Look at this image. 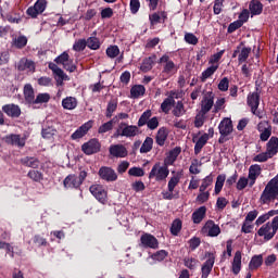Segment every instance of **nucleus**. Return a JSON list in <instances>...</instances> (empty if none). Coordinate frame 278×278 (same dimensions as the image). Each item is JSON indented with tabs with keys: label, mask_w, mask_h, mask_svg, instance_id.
<instances>
[{
	"label": "nucleus",
	"mask_w": 278,
	"mask_h": 278,
	"mask_svg": "<svg viewBox=\"0 0 278 278\" xmlns=\"http://www.w3.org/2000/svg\"><path fill=\"white\" fill-rule=\"evenodd\" d=\"M278 197V175L274 177L268 184L266 185L262 195H261V203L268 204L270 201H275Z\"/></svg>",
	"instance_id": "nucleus-1"
},
{
	"label": "nucleus",
	"mask_w": 278,
	"mask_h": 278,
	"mask_svg": "<svg viewBox=\"0 0 278 278\" xmlns=\"http://www.w3.org/2000/svg\"><path fill=\"white\" fill-rule=\"evenodd\" d=\"M169 173L170 172L168 170V161H165V164L163 166H161L160 163H156L149 174V179L155 178L156 181H164V179L168 177Z\"/></svg>",
	"instance_id": "nucleus-2"
},
{
	"label": "nucleus",
	"mask_w": 278,
	"mask_h": 278,
	"mask_svg": "<svg viewBox=\"0 0 278 278\" xmlns=\"http://www.w3.org/2000/svg\"><path fill=\"white\" fill-rule=\"evenodd\" d=\"M119 129H122L121 136L125 138H136L140 134V128L134 125H127V123H121Z\"/></svg>",
	"instance_id": "nucleus-3"
},
{
	"label": "nucleus",
	"mask_w": 278,
	"mask_h": 278,
	"mask_svg": "<svg viewBox=\"0 0 278 278\" xmlns=\"http://www.w3.org/2000/svg\"><path fill=\"white\" fill-rule=\"evenodd\" d=\"M214 108V93L206 92L201 101V114L205 116Z\"/></svg>",
	"instance_id": "nucleus-4"
},
{
	"label": "nucleus",
	"mask_w": 278,
	"mask_h": 278,
	"mask_svg": "<svg viewBox=\"0 0 278 278\" xmlns=\"http://www.w3.org/2000/svg\"><path fill=\"white\" fill-rule=\"evenodd\" d=\"M47 8V0H37L34 7L28 8L27 14L31 18H36L38 14H42Z\"/></svg>",
	"instance_id": "nucleus-5"
},
{
	"label": "nucleus",
	"mask_w": 278,
	"mask_h": 278,
	"mask_svg": "<svg viewBox=\"0 0 278 278\" xmlns=\"http://www.w3.org/2000/svg\"><path fill=\"white\" fill-rule=\"evenodd\" d=\"M81 149L86 155H92L93 153H99V151H101V143H99V140L97 139H91L87 143H84Z\"/></svg>",
	"instance_id": "nucleus-6"
},
{
	"label": "nucleus",
	"mask_w": 278,
	"mask_h": 278,
	"mask_svg": "<svg viewBox=\"0 0 278 278\" xmlns=\"http://www.w3.org/2000/svg\"><path fill=\"white\" fill-rule=\"evenodd\" d=\"M90 192L100 203H105V200L108 199V191L101 187V185H92L90 187Z\"/></svg>",
	"instance_id": "nucleus-7"
},
{
	"label": "nucleus",
	"mask_w": 278,
	"mask_h": 278,
	"mask_svg": "<svg viewBox=\"0 0 278 278\" xmlns=\"http://www.w3.org/2000/svg\"><path fill=\"white\" fill-rule=\"evenodd\" d=\"M202 231L204 233H207V236H210L211 238H216V236L220 233V227L214 224V222L208 220L202 228Z\"/></svg>",
	"instance_id": "nucleus-8"
},
{
	"label": "nucleus",
	"mask_w": 278,
	"mask_h": 278,
	"mask_svg": "<svg viewBox=\"0 0 278 278\" xmlns=\"http://www.w3.org/2000/svg\"><path fill=\"white\" fill-rule=\"evenodd\" d=\"M218 129H219L220 136H224V137L229 136V134H231V131H233V124L231 122V118H227V117L224 118L220 122Z\"/></svg>",
	"instance_id": "nucleus-9"
},
{
	"label": "nucleus",
	"mask_w": 278,
	"mask_h": 278,
	"mask_svg": "<svg viewBox=\"0 0 278 278\" xmlns=\"http://www.w3.org/2000/svg\"><path fill=\"white\" fill-rule=\"evenodd\" d=\"M99 175L101 179H104L105 181H116V179H118L116 172H114V169L111 167H101Z\"/></svg>",
	"instance_id": "nucleus-10"
},
{
	"label": "nucleus",
	"mask_w": 278,
	"mask_h": 278,
	"mask_svg": "<svg viewBox=\"0 0 278 278\" xmlns=\"http://www.w3.org/2000/svg\"><path fill=\"white\" fill-rule=\"evenodd\" d=\"M7 144L13 147H25V139H21L20 135H9L2 139Z\"/></svg>",
	"instance_id": "nucleus-11"
},
{
	"label": "nucleus",
	"mask_w": 278,
	"mask_h": 278,
	"mask_svg": "<svg viewBox=\"0 0 278 278\" xmlns=\"http://www.w3.org/2000/svg\"><path fill=\"white\" fill-rule=\"evenodd\" d=\"M90 129H92V123H91V122H87L86 124H84L83 126H80V127L72 135V139H73V140H79V138H84V136L87 135L88 131H90Z\"/></svg>",
	"instance_id": "nucleus-12"
},
{
	"label": "nucleus",
	"mask_w": 278,
	"mask_h": 278,
	"mask_svg": "<svg viewBox=\"0 0 278 278\" xmlns=\"http://www.w3.org/2000/svg\"><path fill=\"white\" fill-rule=\"evenodd\" d=\"M248 105L254 114L257 112V108H260V92H252L248 96Z\"/></svg>",
	"instance_id": "nucleus-13"
},
{
	"label": "nucleus",
	"mask_w": 278,
	"mask_h": 278,
	"mask_svg": "<svg viewBox=\"0 0 278 278\" xmlns=\"http://www.w3.org/2000/svg\"><path fill=\"white\" fill-rule=\"evenodd\" d=\"M141 243L143 247H149L150 249H157V239L153 237V235H142L141 236Z\"/></svg>",
	"instance_id": "nucleus-14"
},
{
	"label": "nucleus",
	"mask_w": 278,
	"mask_h": 278,
	"mask_svg": "<svg viewBox=\"0 0 278 278\" xmlns=\"http://www.w3.org/2000/svg\"><path fill=\"white\" fill-rule=\"evenodd\" d=\"M110 153L113 157H127V148L123 144H115L110 148Z\"/></svg>",
	"instance_id": "nucleus-15"
},
{
	"label": "nucleus",
	"mask_w": 278,
	"mask_h": 278,
	"mask_svg": "<svg viewBox=\"0 0 278 278\" xmlns=\"http://www.w3.org/2000/svg\"><path fill=\"white\" fill-rule=\"evenodd\" d=\"M262 175V167L260 165H252L249 169V179H251L250 188L255 185V179Z\"/></svg>",
	"instance_id": "nucleus-16"
},
{
	"label": "nucleus",
	"mask_w": 278,
	"mask_h": 278,
	"mask_svg": "<svg viewBox=\"0 0 278 278\" xmlns=\"http://www.w3.org/2000/svg\"><path fill=\"white\" fill-rule=\"evenodd\" d=\"M266 152L269 154V157H275L278 153V138L271 137L267 142V150Z\"/></svg>",
	"instance_id": "nucleus-17"
},
{
	"label": "nucleus",
	"mask_w": 278,
	"mask_h": 278,
	"mask_svg": "<svg viewBox=\"0 0 278 278\" xmlns=\"http://www.w3.org/2000/svg\"><path fill=\"white\" fill-rule=\"evenodd\" d=\"M3 112L8 114V116H12L18 118L21 116V109L15 104H7L2 108Z\"/></svg>",
	"instance_id": "nucleus-18"
},
{
	"label": "nucleus",
	"mask_w": 278,
	"mask_h": 278,
	"mask_svg": "<svg viewBox=\"0 0 278 278\" xmlns=\"http://www.w3.org/2000/svg\"><path fill=\"white\" fill-rule=\"evenodd\" d=\"M242 268V252L237 251L235 253L233 262H232V273L233 275H238Z\"/></svg>",
	"instance_id": "nucleus-19"
},
{
	"label": "nucleus",
	"mask_w": 278,
	"mask_h": 278,
	"mask_svg": "<svg viewBox=\"0 0 278 278\" xmlns=\"http://www.w3.org/2000/svg\"><path fill=\"white\" fill-rule=\"evenodd\" d=\"M24 99L26 103H33L36 101V96L34 93V87L31 85L26 84L24 86Z\"/></svg>",
	"instance_id": "nucleus-20"
},
{
	"label": "nucleus",
	"mask_w": 278,
	"mask_h": 278,
	"mask_svg": "<svg viewBox=\"0 0 278 278\" xmlns=\"http://www.w3.org/2000/svg\"><path fill=\"white\" fill-rule=\"evenodd\" d=\"M207 212V208L205 206L199 207L195 212L192 214V220L195 225H199L203 218H205V213Z\"/></svg>",
	"instance_id": "nucleus-21"
},
{
	"label": "nucleus",
	"mask_w": 278,
	"mask_h": 278,
	"mask_svg": "<svg viewBox=\"0 0 278 278\" xmlns=\"http://www.w3.org/2000/svg\"><path fill=\"white\" fill-rule=\"evenodd\" d=\"M167 138L168 131H166V128H160L155 136V142L159 144V147H164Z\"/></svg>",
	"instance_id": "nucleus-22"
},
{
	"label": "nucleus",
	"mask_w": 278,
	"mask_h": 278,
	"mask_svg": "<svg viewBox=\"0 0 278 278\" xmlns=\"http://www.w3.org/2000/svg\"><path fill=\"white\" fill-rule=\"evenodd\" d=\"M207 140H210V135L204 134L202 135L195 142V147H194V153L195 155H198V153H201V149H203V147H205V144H207Z\"/></svg>",
	"instance_id": "nucleus-23"
},
{
	"label": "nucleus",
	"mask_w": 278,
	"mask_h": 278,
	"mask_svg": "<svg viewBox=\"0 0 278 278\" xmlns=\"http://www.w3.org/2000/svg\"><path fill=\"white\" fill-rule=\"evenodd\" d=\"M212 268H214V257H210L202 266V278H207Z\"/></svg>",
	"instance_id": "nucleus-24"
},
{
	"label": "nucleus",
	"mask_w": 278,
	"mask_h": 278,
	"mask_svg": "<svg viewBox=\"0 0 278 278\" xmlns=\"http://www.w3.org/2000/svg\"><path fill=\"white\" fill-rule=\"evenodd\" d=\"M62 105L64 110H75L77 108V99L74 97H67L63 99Z\"/></svg>",
	"instance_id": "nucleus-25"
},
{
	"label": "nucleus",
	"mask_w": 278,
	"mask_h": 278,
	"mask_svg": "<svg viewBox=\"0 0 278 278\" xmlns=\"http://www.w3.org/2000/svg\"><path fill=\"white\" fill-rule=\"evenodd\" d=\"M173 105H175V98H173V96H169L161 104V110L165 114H168V112H170V108H173Z\"/></svg>",
	"instance_id": "nucleus-26"
},
{
	"label": "nucleus",
	"mask_w": 278,
	"mask_h": 278,
	"mask_svg": "<svg viewBox=\"0 0 278 278\" xmlns=\"http://www.w3.org/2000/svg\"><path fill=\"white\" fill-rule=\"evenodd\" d=\"M264 10V5H262V2L257 0H252L250 2V12L253 15L260 14Z\"/></svg>",
	"instance_id": "nucleus-27"
},
{
	"label": "nucleus",
	"mask_w": 278,
	"mask_h": 278,
	"mask_svg": "<svg viewBox=\"0 0 278 278\" xmlns=\"http://www.w3.org/2000/svg\"><path fill=\"white\" fill-rule=\"evenodd\" d=\"M263 262H264V258L262 255L253 256L249 264L250 270H255V269L260 268V266H262Z\"/></svg>",
	"instance_id": "nucleus-28"
},
{
	"label": "nucleus",
	"mask_w": 278,
	"mask_h": 278,
	"mask_svg": "<svg viewBox=\"0 0 278 278\" xmlns=\"http://www.w3.org/2000/svg\"><path fill=\"white\" fill-rule=\"evenodd\" d=\"M153 149V138L147 137L140 147V153H149Z\"/></svg>",
	"instance_id": "nucleus-29"
},
{
	"label": "nucleus",
	"mask_w": 278,
	"mask_h": 278,
	"mask_svg": "<svg viewBox=\"0 0 278 278\" xmlns=\"http://www.w3.org/2000/svg\"><path fill=\"white\" fill-rule=\"evenodd\" d=\"M27 68H29V71H34L33 61H29L27 59H22L17 64V70L18 71H27Z\"/></svg>",
	"instance_id": "nucleus-30"
},
{
	"label": "nucleus",
	"mask_w": 278,
	"mask_h": 278,
	"mask_svg": "<svg viewBox=\"0 0 278 278\" xmlns=\"http://www.w3.org/2000/svg\"><path fill=\"white\" fill-rule=\"evenodd\" d=\"M144 91H146L144 86L136 85L131 88L130 94L132 99H138V97H142V94H144Z\"/></svg>",
	"instance_id": "nucleus-31"
},
{
	"label": "nucleus",
	"mask_w": 278,
	"mask_h": 278,
	"mask_svg": "<svg viewBox=\"0 0 278 278\" xmlns=\"http://www.w3.org/2000/svg\"><path fill=\"white\" fill-rule=\"evenodd\" d=\"M270 228H273V232H269L268 235L265 236V240H271V238L275 237L277 233L278 229V216L274 217L271 225H269Z\"/></svg>",
	"instance_id": "nucleus-32"
},
{
	"label": "nucleus",
	"mask_w": 278,
	"mask_h": 278,
	"mask_svg": "<svg viewBox=\"0 0 278 278\" xmlns=\"http://www.w3.org/2000/svg\"><path fill=\"white\" fill-rule=\"evenodd\" d=\"M173 114L174 116H177L179 118V116H184V114H186V109H184V102L178 101L176 103V105L174 106L173 110Z\"/></svg>",
	"instance_id": "nucleus-33"
},
{
	"label": "nucleus",
	"mask_w": 278,
	"mask_h": 278,
	"mask_svg": "<svg viewBox=\"0 0 278 278\" xmlns=\"http://www.w3.org/2000/svg\"><path fill=\"white\" fill-rule=\"evenodd\" d=\"M216 71H218V65H213L211 67H207L202 73L201 81H205V79H208V77H212L213 73H216Z\"/></svg>",
	"instance_id": "nucleus-34"
},
{
	"label": "nucleus",
	"mask_w": 278,
	"mask_h": 278,
	"mask_svg": "<svg viewBox=\"0 0 278 278\" xmlns=\"http://www.w3.org/2000/svg\"><path fill=\"white\" fill-rule=\"evenodd\" d=\"M149 118H151V110L143 112L138 121V127H144V125H148Z\"/></svg>",
	"instance_id": "nucleus-35"
},
{
	"label": "nucleus",
	"mask_w": 278,
	"mask_h": 278,
	"mask_svg": "<svg viewBox=\"0 0 278 278\" xmlns=\"http://www.w3.org/2000/svg\"><path fill=\"white\" fill-rule=\"evenodd\" d=\"M86 42H87V47L89 49H92L93 51H97V49H99V47H101L99 39L96 37H89Z\"/></svg>",
	"instance_id": "nucleus-36"
},
{
	"label": "nucleus",
	"mask_w": 278,
	"mask_h": 278,
	"mask_svg": "<svg viewBox=\"0 0 278 278\" xmlns=\"http://www.w3.org/2000/svg\"><path fill=\"white\" fill-rule=\"evenodd\" d=\"M118 108V103L114 100L110 101L106 108V118H112V114L116 112V109Z\"/></svg>",
	"instance_id": "nucleus-37"
},
{
	"label": "nucleus",
	"mask_w": 278,
	"mask_h": 278,
	"mask_svg": "<svg viewBox=\"0 0 278 278\" xmlns=\"http://www.w3.org/2000/svg\"><path fill=\"white\" fill-rule=\"evenodd\" d=\"M22 164H26L29 168H38V166H40V162L34 157L22 159Z\"/></svg>",
	"instance_id": "nucleus-38"
},
{
	"label": "nucleus",
	"mask_w": 278,
	"mask_h": 278,
	"mask_svg": "<svg viewBox=\"0 0 278 278\" xmlns=\"http://www.w3.org/2000/svg\"><path fill=\"white\" fill-rule=\"evenodd\" d=\"M51 100V96L49 93H39L37 94L35 102L33 103L34 105L38 103H49Z\"/></svg>",
	"instance_id": "nucleus-39"
},
{
	"label": "nucleus",
	"mask_w": 278,
	"mask_h": 278,
	"mask_svg": "<svg viewBox=\"0 0 278 278\" xmlns=\"http://www.w3.org/2000/svg\"><path fill=\"white\" fill-rule=\"evenodd\" d=\"M75 181H77V177L75 175H70L64 179L63 184L65 188H79V186L74 185Z\"/></svg>",
	"instance_id": "nucleus-40"
},
{
	"label": "nucleus",
	"mask_w": 278,
	"mask_h": 278,
	"mask_svg": "<svg viewBox=\"0 0 278 278\" xmlns=\"http://www.w3.org/2000/svg\"><path fill=\"white\" fill-rule=\"evenodd\" d=\"M141 71L143 73H149V71H151V68H153V58H148L146 59L142 64H141Z\"/></svg>",
	"instance_id": "nucleus-41"
},
{
	"label": "nucleus",
	"mask_w": 278,
	"mask_h": 278,
	"mask_svg": "<svg viewBox=\"0 0 278 278\" xmlns=\"http://www.w3.org/2000/svg\"><path fill=\"white\" fill-rule=\"evenodd\" d=\"M223 186H225V176H217V180L215 184V194H220V190H223Z\"/></svg>",
	"instance_id": "nucleus-42"
},
{
	"label": "nucleus",
	"mask_w": 278,
	"mask_h": 278,
	"mask_svg": "<svg viewBox=\"0 0 278 278\" xmlns=\"http://www.w3.org/2000/svg\"><path fill=\"white\" fill-rule=\"evenodd\" d=\"M181 231V222L180 219H175L170 227V232L173 236H177Z\"/></svg>",
	"instance_id": "nucleus-43"
},
{
	"label": "nucleus",
	"mask_w": 278,
	"mask_h": 278,
	"mask_svg": "<svg viewBox=\"0 0 278 278\" xmlns=\"http://www.w3.org/2000/svg\"><path fill=\"white\" fill-rule=\"evenodd\" d=\"M118 53H121L118 46H111L110 48L106 49L108 58H111V59L117 58Z\"/></svg>",
	"instance_id": "nucleus-44"
},
{
	"label": "nucleus",
	"mask_w": 278,
	"mask_h": 278,
	"mask_svg": "<svg viewBox=\"0 0 278 278\" xmlns=\"http://www.w3.org/2000/svg\"><path fill=\"white\" fill-rule=\"evenodd\" d=\"M250 54H251V48H242L239 54L240 64H242V62H247V60H249Z\"/></svg>",
	"instance_id": "nucleus-45"
},
{
	"label": "nucleus",
	"mask_w": 278,
	"mask_h": 278,
	"mask_svg": "<svg viewBox=\"0 0 278 278\" xmlns=\"http://www.w3.org/2000/svg\"><path fill=\"white\" fill-rule=\"evenodd\" d=\"M55 134H58V130H55V128L53 127H48L42 129V138H46V139L53 138Z\"/></svg>",
	"instance_id": "nucleus-46"
},
{
	"label": "nucleus",
	"mask_w": 278,
	"mask_h": 278,
	"mask_svg": "<svg viewBox=\"0 0 278 278\" xmlns=\"http://www.w3.org/2000/svg\"><path fill=\"white\" fill-rule=\"evenodd\" d=\"M168 255L167 251L161 250L154 254H152V260H155L156 262H162L164 260H166Z\"/></svg>",
	"instance_id": "nucleus-47"
},
{
	"label": "nucleus",
	"mask_w": 278,
	"mask_h": 278,
	"mask_svg": "<svg viewBox=\"0 0 278 278\" xmlns=\"http://www.w3.org/2000/svg\"><path fill=\"white\" fill-rule=\"evenodd\" d=\"M88 47L86 39H79L73 46L74 51H84Z\"/></svg>",
	"instance_id": "nucleus-48"
},
{
	"label": "nucleus",
	"mask_w": 278,
	"mask_h": 278,
	"mask_svg": "<svg viewBox=\"0 0 278 278\" xmlns=\"http://www.w3.org/2000/svg\"><path fill=\"white\" fill-rule=\"evenodd\" d=\"M128 175L131 177H144V170L140 167H132L128 170Z\"/></svg>",
	"instance_id": "nucleus-49"
},
{
	"label": "nucleus",
	"mask_w": 278,
	"mask_h": 278,
	"mask_svg": "<svg viewBox=\"0 0 278 278\" xmlns=\"http://www.w3.org/2000/svg\"><path fill=\"white\" fill-rule=\"evenodd\" d=\"M113 129H114V126L112 125V122H106L99 127L98 132L108 134V131H112Z\"/></svg>",
	"instance_id": "nucleus-50"
},
{
	"label": "nucleus",
	"mask_w": 278,
	"mask_h": 278,
	"mask_svg": "<svg viewBox=\"0 0 278 278\" xmlns=\"http://www.w3.org/2000/svg\"><path fill=\"white\" fill-rule=\"evenodd\" d=\"M185 40L188 42V45H198L199 42V38H197V36H194L192 33H187L185 35Z\"/></svg>",
	"instance_id": "nucleus-51"
},
{
	"label": "nucleus",
	"mask_w": 278,
	"mask_h": 278,
	"mask_svg": "<svg viewBox=\"0 0 278 278\" xmlns=\"http://www.w3.org/2000/svg\"><path fill=\"white\" fill-rule=\"evenodd\" d=\"M270 157L273 156H270L268 152H263L254 156L253 162H267L268 160H270Z\"/></svg>",
	"instance_id": "nucleus-52"
},
{
	"label": "nucleus",
	"mask_w": 278,
	"mask_h": 278,
	"mask_svg": "<svg viewBox=\"0 0 278 278\" xmlns=\"http://www.w3.org/2000/svg\"><path fill=\"white\" fill-rule=\"evenodd\" d=\"M213 178L211 176H206L200 186V192H205L210 186H212Z\"/></svg>",
	"instance_id": "nucleus-53"
},
{
	"label": "nucleus",
	"mask_w": 278,
	"mask_h": 278,
	"mask_svg": "<svg viewBox=\"0 0 278 278\" xmlns=\"http://www.w3.org/2000/svg\"><path fill=\"white\" fill-rule=\"evenodd\" d=\"M218 89L222 92H227L229 90V79L227 77L223 78L218 84Z\"/></svg>",
	"instance_id": "nucleus-54"
},
{
	"label": "nucleus",
	"mask_w": 278,
	"mask_h": 278,
	"mask_svg": "<svg viewBox=\"0 0 278 278\" xmlns=\"http://www.w3.org/2000/svg\"><path fill=\"white\" fill-rule=\"evenodd\" d=\"M62 66L63 68H65V71H68L70 73H75V71L77 70V66L73 64V60L71 59H67V62H65Z\"/></svg>",
	"instance_id": "nucleus-55"
},
{
	"label": "nucleus",
	"mask_w": 278,
	"mask_h": 278,
	"mask_svg": "<svg viewBox=\"0 0 278 278\" xmlns=\"http://www.w3.org/2000/svg\"><path fill=\"white\" fill-rule=\"evenodd\" d=\"M181 153V148H175L169 152L168 162H175Z\"/></svg>",
	"instance_id": "nucleus-56"
},
{
	"label": "nucleus",
	"mask_w": 278,
	"mask_h": 278,
	"mask_svg": "<svg viewBox=\"0 0 278 278\" xmlns=\"http://www.w3.org/2000/svg\"><path fill=\"white\" fill-rule=\"evenodd\" d=\"M28 177H30V179H33L34 181L42 180V174L35 169H33L28 173Z\"/></svg>",
	"instance_id": "nucleus-57"
},
{
	"label": "nucleus",
	"mask_w": 278,
	"mask_h": 278,
	"mask_svg": "<svg viewBox=\"0 0 278 278\" xmlns=\"http://www.w3.org/2000/svg\"><path fill=\"white\" fill-rule=\"evenodd\" d=\"M27 45V37L25 36H20L17 39H15V47L17 49H23Z\"/></svg>",
	"instance_id": "nucleus-58"
},
{
	"label": "nucleus",
	"mask_w": 278,
	"mask_h": 278,
	"mask_svg": "<svg viewBox=\"0 0 278 278\" xmlns=\"http://www.w3.org/2000/svg\"><path fill=\"white\" fill-rule=\"evenodd\" d=\"M270 223H267L266 225H264L263 227H261L257 231L258 236H268V233H270Z\"/></svg>",
	"instance_id": "nucleus-59"
},
{
	"label": "nucleus",
	"mask_w": 278,
	"mask_h": 278,
	"mask_svg": "<svg viewBox=\"0 0 278 278\" xmlns=\"http://www.w3.org/2000/svg\"><path fill=\"white\" fill-rule=\"evenodd\" d=\"M140 10V0H130V12L136 14Z\"/></svg>",
	"instance_id": "nucleus-60"
},
{
	"label": "nucleus",
	"mask_w": 278,
	"mask_h": 278,
	"mask_svg": "<svg viewBox=\"0 0 278 278\" xmlns=\"http://www.w3.org/2000/svg\"><path fill=\"white\" fill-rule=\"evenodd\" d=\"M240 27H242V22L237 21V22L231 23L228 26V34H233V31H236V29H240Z\"/></svg>",
	"instance_id": "nucleus-61"
},
{
	"label": "nucleus",
	"mask_w": 278,
	"mask_h": 278,
	"mask_svg": "<svg viewBox=\"0 0 278 278\" xmlns=\"http://www.w3.org/2000/svg\"><path fill=\"white\" fill-rule=\"evenodd\" d=\"M70 56L68 53L63 52L59 58L55 59L56 64H66L68 62Z\"/></svg>",
	"instance_id": "nucleus-62"
},
{
	"label": "nucleus",
	"mask_w": 278,
	"mask_h": 278,
	"mask_svg": "<svg viewBox=\"0 0 278 278\" xmlns=\"http://www.w3.org/2000/svg\"><path fill=\"white\" fill-rule=\"evenodd\" d=\"M147 125L149 129H157V127L160 126V122L157 121V117H152L148 121Z\"/></svg>",
	"instance_id": "nucleus-63"
},
{
	"label": "nucleus",
	"mask_w": 278,
	"mask_h": 278,
	"mask_svg": "<svg viewBox=\"0 0 278 278\" xmlns=\"http://www.w3.org/2000/svg\"><path fill=\"white\" fill-rule=\"evenodd\" d=\"M177 184H179V178L176 176L172 177L170 180L168 181V190L173 192Z\"/></svg>",
	"instance_id": "nucleus-64"
}]
</instances>
